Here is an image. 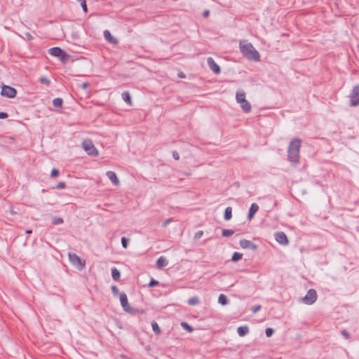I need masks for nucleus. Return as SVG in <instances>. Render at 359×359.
I'll return each mask as SVG.
<instances>
[{
  "instance_id": "nucleus-7",
  "label": "nucleus",
  "mask_w": 359,
  "mask_h": 359,
  "mask_svg": "<svg viewBox=\"0 0 359 359\" xmlns=\"http://www.w3.org/2000/svg\"><path fill=\"white\" fill-rule=\"evenodd\" d=\"M17 91L16 90L11 86L4 85L2 86L1 95L4 97H6L8 98H13L16 96Z\"/></svg>"
},
{
  "instance_id": "nucleus-31",
  "label": "nucleus",
  "mask_w": 359,
  "mask_h": 359,
  "mask_svg": "<svg viewBox=\"0 0 359 359\" xmlns=\"http://www.w3.org/2000/svg\"><path fill=\"white\" fill-rule=\"evenodd\" d=\"M111 292L114 294V295H117L119 294L118 289L116 286L113 285L111 287Z\"/></svg>"
},
{
  "instance_id": "nucleus-14",
  "label": "nucleus",
  "mask_w": 359,
  "mask_h": 359,
  "mask_svg": "<svg viewBox=\"0 0 359 359\" xmlns=\"http://www.w3.org/2000/svg\"><path fill=\"white\" fill-rule=\"evenodd\" d=\"M106 175L114 185L118 186L120 184L119 180L114 171H107Z\"/></svg>"
},
{
  "instance_id": "nucleus-9",
  "label": "nucleus",
  "mask_w": 359,
  "mask_h": 359,
  "mask_svg": "<svg viewBox=\"0 0 359 359\" xmlns=\"http://www.w3.org/2000/svg\"><path fill=\"white\" fill-rule=\"evenodd\" d=\"M119 299L121 304L124 309L125 311L128 313H131L133 311V309L130 306L128 297L125 293L119 294Z\"/></svg>"
},
{
  "instance_id": "nucleus-39",
  "label": "nucleus",
  "mask_w": 359,
  "mask_h": 359,
  "mask_svg": "<svg viewBox=\"0 0 359 359\" xmlns=\"http://www.w3.org/2000/svg\"><path fill=\"white\" fill-rule=\"evenodd\" d=\"M172 156L173 158L175 159V160H179L180 159V155L177 152H173L172 154Z\"/></svg>"
},
{
  "instance_id": "nucleus-16",
  "label": "nucleus",
  "mask_w": 359,
  "mask_h": 359,
  "mask_svg": "<svg viewBox=\"0 0 359 359\" xmlns=\"http://www.w3.org/2000/svg\"><path fill=\"white\" fill-rule=\"evenodd\" d=\"M168 264V262L167 260V259L163 257V256H161L156 261V266L158 268V269H162L165 266H166Z\"/></svg>"
},
{
  "instance_id": "nucleus-24",
  "label": "nucleus",
  "mask_w": 359,
  "mask_h": 359,
  "mask_svg": "<svg viewBox=\"0 0 359 359\" xmlns=\"http://www.w3.org/2000/svg\"><path fill=\"white\" fill-rule=\"evenodd\" d=\"M243 257V254L242 253H240V252H234L233 256H232V261L233 262H238L239 261L240 259H241Z\"/></svg>"
},
{
  "instance_id": "nucleus-34",
  "label": "nucleus",
  "mask_w": 359,
  "mask_h": 359,
  "mask_svg": "<svg viewBox=\"0 0 359 359\" xmlns=\"http://www.w3.org/2000/svg\"><path fill=\"white\" fill-rule=\"evenodd\" d=\"M40 82H41V83H45V84H46L47 86H48V85H49V83H50L49 80H48L46 77H42V78H41V79H40Z\"/></svg>"
},
{
  "instance_id": "nucleus-35",
  "label": "nucleus",
  "mask_w": 359,
  "mask_h": 359,
  "mask_svg": "<svg viewBox=\"0 0 359 359\" xmlns=\"http://www.w3.org/2000/svg\"><path fill=\"white\" fill-rule=\"evenodd\" d=\"M158 284V282L157 280H155L153 279L149 283V287H154L155 285H157Z\"/></svg>"
},
{
  "instance_id": "nucleus-33",
  "label": "nucleus",
  "mask_w": 359,
  "mask_h": 359,
  "mask_svg": "<svg viewBox=\"0 0 359 359\" xmlns=\"http://www.w3.org/2000/svg\"><path fill=\"white\" fill-rule=\"evenodd\" d=\"M57 175H58V170L55 168L52 169L51 172H50V176L52 177H55Z\"/></svg>"
},
{
  "instance_id": "nucleus-38",
  "label": "nucleus",
  "mask_w": 359,
  "mask_h": 359,
  "mask_svg": "<svg viewBox=\"0 0 359 359\" xmlns=\"http://www.w3.org/2000/svg\"><path fill=\"white\" fill-rule=\"evenodd\" d=\"M62 222H63V220L61 218H56L54 219V222H53V223L55 224H62Z\"/></svg>"
},
{
  "instance_id": "nucleus-17",
  "label": "nucleus",
  "mask_w": 359,
  "mask_h": 359,
  "mask_svg": "<svg viewBox=\"0 0 359 359\" xmlns=\"http://www.w3.org/2000/svg\"><path fill=\"white\" fill-rule=\"evenodd\" d=\"M104 36L105 38V39L111 43H117V41L116 39L114 38V36L111 35V34L110 33L109 31L108 30H104Z\"/></svg>"
},
{
  "instance_id": "nucleus-22",
  "label": "nucleus",
  "mask_w": 359,
  "mask_h": 359,
  "mask_svg": "<svg viewBox=\"0 0 359 359\" xmlns=\"http://www.w3.org/2000/svg\"><path fill=\"white\" fill-rule=\"evenodd\" d=\"M218 302L222 305H226L227 304V298L224 294H221L218 298Z\"/></svg>"
},
{
  "instance_id": "nucleus-29",
  "label": "nucleus",
  "mask_w": 359,
  "mask_h": 359,
  "mask_svg": "<svg viewBox=\"0 0 359 359\" xmlns=\"http://www.w3.org/2000/svg\"><path fill=\"white\" fill-rule=\"evenodd\" d=\"M78 1L81 4L83 11L85 13H87L88 8H87V5H86V0H78Z\"/></svg>"
},
{
  "instance_id": "nucleus-2",
  "label": "nucleus",
  "mask_w": 359,
  "mask_h": 359,
  "mask_svg": "<svg viewBox=\"0 0 359 359\" xmlns=\"http://www.w3.org/2000/svg\"><path fill=\"white\" fill-rule=\"evenodd\" d=\"M300 147L301 140L299 139L292 140L289 144L287 149L288 158L294 163L299 162Z\"/></svg>"
},
{
  "instance_id": "nucleus-40",
  "label": "nucleus",
  "mask_w": 359,
  "mask_h": 359,
  "mask_svg": "<svg viewBox=\"0 0 359 359\" xmlns=\"http://www.w3.org/2000/svg\"><path fill=\"white\" fill-rule=\"evenodd\" d=\"M8 117V114L5 112H0V118H6Z\"/></svg>"
},
{
  "instance_id": "nucleus-27",
  "label": "nucleus",
  "mask_w": 359,
  "mask_h": 359,
  "mask_svg": "<svg viewBox=\"0 0 359 359\" xmlns=\"http://www.w3.org/2000/svg\"><path fill=\"white\" fill-rule=\"evenodd\" d=\"M222 233L223 236L228 237L233 235V231L229 229H223Z\"/></svg>"
},
{
  "instance_id": "nucleus-13",
  "label": "nucleus",
  "mask_w": 359,
  "mask_h": 359,
  "mask_svg": "<svg viewBox=\"0 0 359 359\" xmlns=\"http://www.w3.org/2000/svg\"><path fill=\"white\" fill-rule=\"evenodd\" d=\"M240 245L243 249L250 248L252 250H257V245L252 243L250 241L246 239H242L240 241Z\"/></svg>"
},
{
  "instance_id": "nucleus-21",
  "label": "nucleus",
  "mask_w": 359,
  "mask_h": 359,
  "mask_svg": "<svg viewBox=\"0 0 359 359\" xmlns=\"http://www.w3.org/2000/svg\"><path fill=\"white\" fill-rule=\"evenodd\" d=\"M232 217V209L231 207H227L225 210L224 212V219L226 220H229Z\"/></svg>"
},
{
  "instance_id": "nucleus-25",
  "label": "nucleus",
  "mask_w": 359,
  "mask_h": 359,
  "mask_svg": "<svg viewBox=\"0 0 359 359\" xmlns=\"http://www.w3.org/2000/svg\"><path fill=\"white\" fill-rule=\"evenodd\" d=\"M53 104L55 107H60L62 104V100L61 98H55L53 100Z\"/></svg>"
},
{
  "instance_id": "nucleus-42",
  "label": "nucleus",
  "mask_w": 359,
  "mask_h": 359,
  "mask_svg": "<svg viewBox=\"0 0 359 359\" xmlns=\"http://www.w3.org/2000/svg\"><path fill=\"white\" fill-rule=\"evenodd\" d=\"M88 86V83L87 82H84L81 85V87L83 88V89H86L87 88Z\"/></svg>"
},
{
  "instance_id": "nucleus-15",
  "label": "nucleus",
  "mask_w": 359,
  "mask_h": 359,
  "mask_svg": "<svg viewBox=\"0 0 359 359\" xmlns=\"http://www.w3.org/2000/svg\"><path fill=\"white\" fill-rule=\"evenodd\" d=\"M259 210V205L257 203H252L248 212V219H251Z\"/></svg>"
},
{
  "instance_id": "nucleus-6",
  "label": "nucleus",
  "mask_w": 359,
  "mask_h": 359,
  "mask_svg": "<svg viewBox=\"0 0 359 359\" xmlns=\"http://www.w3.org/2000/svg\"><path fill=\"white\" fill-rule=\"evenodd\" d=\"M82 147L88 155L97 156L99 154L98 150L90 140L83 141Z\"/></svg>"
},
{
  "instance_id": "nucleus-32",
  "label": "nucleus",
  "mask_w": 359,
  "mask_h": 359,
  "mask_svg": "<svg viewBox=\"0 0 359 359\" xmlns=\"http://www.w3.org/2000/svg\"><path fill=\"white\" fill-rule=\"evenodd\" d=\"M273 333V330L272 328H267L266 330V337H271Z\"/></svg>"
},
{
  "instance_id": "nucleus-4",
  "label": "nucleus",
  "mask_w": 359,
  "mask_h": 359,
  "mask_svg": "<svg viewBox=\"0 0 359 359\" xmlns=\"http://www.w3.org/2000/svg\"><path fill=\"white\" fill-rule=\"evenodd\" d=\"M48 53L53 57H57L60 61L63 62H66L70 58V55L59 47L50 48L48 50Z\"/></svg>"
},
{
  "instance_id": "nucleus-5",
  "label": "nucleus",
  "mask_w": 359,
  "mask_h": 359,
  "mask_svg": "<svg viewBox=\"0 0 359 359\" xmlns=\"http://www.w3.org/2000/svg\"><path fill=\"white\" fill-rule=\"evenodd\" d=\"M69 262L78 270H82L86 265L85 260L81 259L78 255L74 253H69L68 255Z\"/></svg>"
},
{
  "instance_id": "nucleus-45",
  "label": "nucleus",
  "mask_w": 359,
  "mask_h": 359,
  "mask_svg": "<svg viewBox=\"0 0 359 359\" xmlns=\"http://www.w3.org/2000/svg\"><path fill=\"white\" fill-rule=\"evenodd\" d=\"M179 76H180V78H184V77H185V75H184L183 73H181V74H179Z\"/></svg>"
},
{
  "instance_id": "nucleus-23",
  "label": "nucleus",
  "mask_w": 359,
  "mask_h": 359,
  "mask_svg": "<svg viewBox=\"0 0 359 359\" xmlns=\"http://www.w3.org/2000/svg\"><path fill=\"white\" fill-rule=\"evenodd\" d=\"M188 303L191 306H195V305H196V304H198L199 303V299L197 297H191L188 300Z\"/></svg>"
},
{
  "instance_id": "nucleus-19",
  "label": "nucleus",
  "mask_w": 359,
  "mask_h": 359,
  "mask_svg": "<svg viewBox=\"0 0 359 359\" xmlns=\"http://www.w3.org/2000/svg\"><path fill=\"white\" fill-rule=\"evenodd\" d=\"M111 276L113 279L116 281L119 280L121 274L120 271L116 268H112L111 269Z\"/></svg>"
},
{
  "instance_id": "nucleus-18",
  "label": "nucleus",
  "mask_w": 359,
  "mask_h": 359,
  "mask_svg": "<svg viewBox=\"0 0 359 359\" xmlns=\"http://www.w3.org/2000/svg\"><path fill=\"white\" fill-rule=\"evenodd\" d=\"M237 332L240 337H244L245 335L248 334L249 329H248V327L246 325L241 326V327H238Z\"/></svg>"
},
{
  "instance_id": "nucleus-37",
  "label": "nucleus",
  "mask_w": 359,
  "mask_h": 359,
  "mask_svg": "<svg viewBox=\"0 0 359 359\" xmlns=\"http://www.w3.org/2000/svg\"><path fill=\"white\" fill-rule=\"evenodd\" d=\"M203 231H199L196 233L195 238H200L203 236Z\"/></svg>"
},
{
  "instance_id": "nucleus-10",
  "label": "nucleus",
  "mask_w": 359,
  "mask_h": 359,
  "mask_svg": "<svg viewBox=\"0 0 359 359\" xmlns=\"http://www.w3.org/2000/svg\"><path fill=\"white\" fill-rule=\"evenodd\" d=\"M317 299V294L316 290H309L306 296L304 298V301L307 304H313Z\"/></svg>"
},
{
  "instance_id": "nucleus-43",
  "label": "nucleus",
  "mask_w": 359,
  "mask_h": 359,
  "mask_svg": "<svg viewBox=\"0 0 359 359\" xmlns=\"http://www.w3.org/2000/svg\"><path fill=\"white\" fill-rule=\"evenodd\" d=\"M260 308H261L260 306H257L255 307L252 310L253 313H256L257 311H258L260 309Z\"/></svg>"
},
{
  "instance_id": "nucleus-11",
  "label": "nucleus",
  "mask_w": 359,
  "mask_h": 359,
  "mask_svg": "<svg viewBox=\"0 0 359 359\" xmlns=\"http://www.w3.org/2000/svg\"><path fill=\"white\" fill-rule=\"evenodd\" d=\"M276 241L280 245H285L288 243L287 236L283 232H278L275 234Z\"/></svg>"
},
{
  "instance_id": "nucleus-47",
  "label": "nucleus",
  "mask_w": 359,
  "mask_h": 359,
  "mask_svg": "<svg viewBox=\"0 0 359 359\" xmlns=\"http://www.w3.org/2000/svg\"><path fill=\"white\" fill-rule=\"evenodd\" d=\"M358 47L359 48V44L358 45Z\"/></svg>"
},
{
  "instance_id": "nucleus-30",
  "label": "nucleus",
  "mask_w": 359,
  "mask_h": 359,
  "mask_svg": "<svg viewBox=\"0 0 359 359\" xmlns=\"http://www.w3.org/2000/svg\"><path fill=\"white\" fill-rule=\"evenodd\" d=\"M121 244H122V246L124 248H127V247H128V240L125 237H123L121 238Z\"/></svg>"
},
{
  "instance_id": "nucleus-28",
  "label": "nucleus",
  "mask_w": 359,
  "mask_h": 359,
  "mask_svg": "<svg viewBox=\"0 0 359 359\" xmlns=\"http://www.w3.org/2000/svg\"><path fill=\"white\" fill-rule=\"evenodd\" d=\"M181 326L189 332H191L193 331V328L185 322L181 323Z\"/></svg>"
},
{
  "instance_id": "nucleus-36",
  "label": "nucleus",
  "mask_w": 359,
  "mask_h": 359,
  "mask_svg": "<svg viewBox=\"0 0 359 359\" xmlns=\"http://www.w3.org/2000/svg\"><path fill=\"white\" fill-rule=\"evenodd\" d=\"M56 187L57 189H65L66 185L64 182H59Z\"/></svg>"
},
{
  "instance_id": "nucleus-46",
  "label": "nucleus",
  "mask_w": 359,
  "mask_h": 359,
  "mask_svg": "<svg viewBox=\"0 0 359 359\" xmlns=\"http://www.w3.org/2000/svg\"><path fill=\"white\" fill-rule=\"evenodd\" d=\"M27 233H32V231L31 230H28L26 231Z\"/></svg>"
},
{
  "instance_id": "nucleus-26",
  "label": "nucleus",
  "mask_w": 359,
  "mask_h": 359,
  "mask_svg": "<svg viewBox=\"0 0 359 359\" xmlns=\"http://www.w3.org/2000/svg\"><path fill=\"white\" fill-rule=\"evenodd\" d=\"M151 326H152V329H153L154 332L156 334H160V333H161V329H160V327H159L158 325L156 323H155V322H154V323H153L151 324Z\"/></svg>"
},
{
  "instance_id": "nucleus-8",
  "label": "nucleus",
  "mask_w": 359,
  "mask_h": 359,
  "mask_svg": "<svg viewBox=\"0 0 359 359\" xmlns=\"http://www.w3.org/2000/svg\"><path fill=\"white\" fill-rule=\"evenodd\" d=\"M351 105L355 107L359 104V84L355 86L351 94Z\"/></svg>"
},
{
  "instance_id": "nucleus-3",
  "label": "nucleus",
  "mask_w": 359,
  "mask_h": 359,
  "mask_svg": "<svg viewBox=\"0 0 359 359\" xmlns=\"http://www.w3.org/2000/svg\"><path fill=\"white\" fill-rule=\"evenodd\" d=\"M236 100L244 112L249 113L251 111L252 106L250 103L246 100V95L243 90H239L236 92Z\"/></svg>"
},
{
  "instance_id": "nucleus-12",
  "label": "nucleus",
  "mask_w": 359,
  "mask_h": 359,
  "mask_svg": "<svg viewBox=\"0 0 359 359\" xmlns=\"http://www.w3.org/2000/svg\"><path fill=\"white\" fill-rule=\"evenodd\" d=\"M207 62L209 67L215 74H218L220 73L219 66L215 62V60L212 57H208Z\"/></svg>"
},
{
  "instance_id": "nucleus-41",
  "label": "nucleus",
  "mask_w": 359,
  "mask_h": 359,
  "mask_svg": "<svg viewBox=\"0 0 359 359\" xmlns=\"http://www.w3.org/2000/svg\"><path fill=\"white\" fill-rule=\"evenodd\" d=\"M341 333H342L343 336H344L346 339H348V338H349V334H348V333L347 332V331H346V330H343Z\"/></svg>"
},
{
  "instance_id": "nucleus-20",
  "label": "nucleus",
  "mask_w": 359,
  "mask_h": 359,
  "mask_svg": "<svg viewBox=\"0 0 359 359\" xmlns=\"http://www.w3.org/2000/svg\"><path fill=\"white\" fill-rule=\"evenodd\" d=\"M122 97L123 99V100L128 104V105H132V100H131V97H130V93L128 92H124L123 94H122Z\"/></svg>"
},
{
  "instance_id": "nucleus-1",
  "label": "nucleus",
  "mask_w": 359,
  "mask_h": 359,
  "mask_svg": "<svg viewBox=\"0 0 359 359\" xmlns=\"http://www.w3.org/2000/svg\"><path fill=\"white\" fill-rule=\"evenodd\" d=\"M240 49L242 54L248 60L255 62L260 60V55L255 47L246 41L240 42Z\"/></svg>"
},
{
  "instance_id": "nucleus-44",
  "label": "nucleus",
  "mask_w": 359,
  "mask_h": 359,
  "mask_svg": "<svg viewBox=\"0 0 359 359\" xmlns=\"http://www.w3.org/2000/svg\"><path fill=\"white\" fill-rule=\"evenodd\" d=\"M209 14H210L209 11H208V10H207V11H205L204 12V17L208 18V17L209 16Z\"/></svg>"
}]
</instances>
